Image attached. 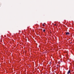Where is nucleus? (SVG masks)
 I'll return each mask as SVG.
<instances>
[{
  "label": "nucleus",
  "instance_id": "4",
  "mask_svg": "<svg viewBox=\"0 0 74 74\" xmlns=\"http://www.w3.org/2000/svg\"><path fill=\"white\" fill-rule=\"evenodd\" d=\"M49 64H52V63L50 62Z\"/></svg>",
  "mask_w": 74,
  "mask_h": 74
},
{
  "label": "nucleus",
  "instance_id": "1",
  "mask_svg": "<svg viewBox=\"0 0 74 74\" xmlns=\"http://www.w3.org/2000/svg\"><path fill=\"white\" fill-rule=\"evenodd\" d=\"M66 35H70V33L69 32H67L66 33Z\"/></svg>",
  "mask_w": 74,
  "mask_h": 74
},
{
  "label": "nucleus",
  "instance_id": "5",
  "mask_svg": "<svg viewBox=\"0 0 74 74\" xmlns=\"http://www.w3.org/2000/svg\"><path fill=\"white\" fill-rule=\"evenodd\" d=\"M1 3H0V7H1Z\"/></svg>",
  "mask_w": 74,
  "mask_h": 74
},
{
  "label": "nucleus",
  "instance_id": "6",
  "mask_svg": "<svg viewBox=\"0 0 74 74\" xmlns=\"http://www.w3.org/2000/svg\"><path fill=\"white\" fill-rule=\"evenodd\" d=\"M43 26H45V25H44V24H43Z\"/></svg>",
  "mask_w": 74,
  "mask_h": 74
},
{
  "label": "nucleus",
  "instance_id": "7",
  "mask_svg": "<svg viewBox=\"0 0 74 74\" xmlns=\"http://www.w3.org/2000/svg\"><path fill=\"white\" fill-rule=\"evenodd\" d=\"M54 25H55V26H56V24H55Z\"/></svg>",
  "mask_w": 74,
  "mask_h": 74
},
{
  "label": "nucleus",
  "instance_id": "2",
  "mask_svg": "<svg viewBox=\"0 0 74 74\" xmlns=\"http://www.w3.org/2000/svg\"><path fill=\"white\" fill-rule=\"evenodd\" d=\"M71 72V70H69V71L68 72L67 74H70V73Z\"/></svg>",
  "mask_w": 74,
  "mask_h": 74
},
{
  "label": "nucleus",
  "instance_id": "3",
  "mask_svg": "<svg viewBox=\"0 0 74 74\" xmlns=\"http://www.w3.org/2000/svg\"><path fill=\"white\" fill-rule=\"evenodd\" d=\"M43 32H45V29H43Z\"/></svg>",
  "mask_w": 74,
  "mask_h": 74
}]
</instances>
